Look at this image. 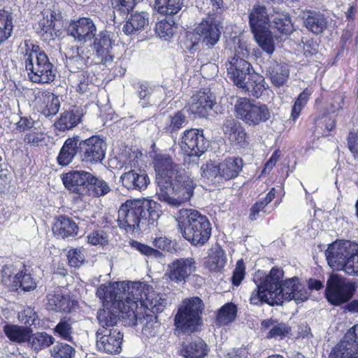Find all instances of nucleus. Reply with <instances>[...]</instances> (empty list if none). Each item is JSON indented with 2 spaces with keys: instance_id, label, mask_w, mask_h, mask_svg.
Instances as JSON below:
<instances>
[{
  "instance_id": "obj_1",
  "label": "nucleus",
  "mask_w": 358,
  "mask_h": 358,
  "mask_svg": "<svg viewBox=\"0 0 358 358\" xmlns=\"http://www.w3.org/2000/svg\"><path fill=\"white\" fill-rule=\"evenodd\" d=\"M24 56L25 69L29 79L36 83H50L55 80L53 65L38 45L25 40L19 48Z\"/></svg>"
},
{
  "instance_id": "obj_2",
  "label": "nucleus",
  "mask_w": 358,
  "mask_h": 358,
  "mask_svg": "<svg viewBox=\"0 0 358 358\" xmlns=\"http://www.w3.org/2000/svg\"><path fill=\"white\" fill-rule=\"evenodd\" d=\"M158 208V203L151 199L127 200L118 210L117 221L120 227L134 231L141 222L156 220L159 217Z\"/></svg>"
},
{
  "instance_id": "obj_3",
  "label": "nucleus",
  "mask_w": 358,
  "mask_h": 358,
  "mask_svg": "<svg viewBox=\"0 0 358 358\" xmlns=\"http://www.w3.org/2000/svg\"><path fill=\"white\" fill-rule=\"evenodd\" d=\"M150 285L140 282H120L117 287V292L120 294L118 297L120 301L117 303V308L122 313L123 317H127L129 324L138 325L145 320L141 317L138 311V304L145 297Z\"/></svg>"
},
{
  "instance_id": "obj_4",
  "label": "nucleus",
  "mask_w": 358,
  "mask_h": 358,
  "mask_svg": "<svg viewBox=\"0 0 358 358\" xmlns=\"http://www.w3.org/2000/svg\"><path fill=\"white\" fill-rule=\"evenodd\" d=\"M183 237L194 245H203L210 237L208 218L192 209H181L176 217Z\"/></svg>"
},
{
  "instance_id": "obj_5",
  "label": "nucleus",
  "mask_w": 358,
  "mask_h": 358,
  "mask_svg": "<svg viewBox=\"0 0 358 358\" xmlns=\"http://www.w3.org/2000/svg\"><path fill=\"white\" fill-rule=\"evenodd\" d=\"M196 183L185 169L178 173L164 187L157 189L159 199L172 207H178L190 200Z\"/></svg>"
},
{
  "instance_id": "obj_6",
  "label": "nucleus",
  "mask_w": 358,
  "mask_h": 358,
  "mask_svg": "<svg viewBox=\"0 0 358 358\" xmlns=\"http://www.w3.org/2000/svg\"><path fill=\"white\" fill-rule=\"evenodd\" d=\"M283 275L282 269L276 267L272 268L268 274L257 271L253 277L256 288L251 293L250 303L254 305L263 303L270 306L279 305L280 299L276 297V283Z\"/></svg>"
},
{
  "instance_id": "obj_7",
  "label": "nucleus",
  "mask_w": 358,
  "mask_h": 358,
  "mask_svg": "<svg viewBox=\"0 0 358 358\" xmlns=\"http://www.w3.org/2000/svg\"><path fill=\"white\" fill-rule=\"evenodd\" d=\"M204 308L202 300L197 297L184 299L175 316L177 329L185 332H194L202 324L201 314Z\"/></svg>"
},
{
  "instance_id": "obj_8",
  "label": "nucleus",
  "mask_w": 358,
  "mask_h": 358,
  "mask_svg": "<svg viewBox=\"0 0 358 358\" xmlns=\"http://www.w3.org/2000/svg\"><path fill=\"white\" fill-rule=\"evenodd\" d=\"M357 244L348 241H336L329 245L325 255L330 267L347 273V268L357 259Z\"/></svg>"
},
{
  "instance_id": "obj_9",
  "label": "nucleus",
  "mask_w": 358,
  "mask_h": 358,
  "mask_svg": "<svg viewBox=\"0 0 358 358\" xmlns=\"http://www.w3.org/2000/svg\"><path fill=\"white\" fill-rule=\"evenodd\" d=\"M356 284L338 274H331L327 281L325 296L329 303L340 306L349 301L356 292Z\"/></svg>"
},
{
  "instance_id": "obj_10",
  "label": "nucleus",
  "mask_w": 358,
  "mask_h": 358,
  "mask_svg": "<svg viewBox=\"0 0 358 358\" xmlns=\"http://www.w3.org/2000/svg\"><path fill=\"white\" fill-rule=\"evenodd\" d=\"M234 108L236 116L249 126L266 122L271 115L265 104L255 103L247 98H238Z\"/></svg>"
},
{
  "instance_id": "obj_11",
  "label": "nucleus",
  "mask_w": 358,
  "mask_h": 358,
  "mask_svg": "<svg viewBox=\"0 0 358 358\" xmlns=\"http://www.w3.org/2000/svg\"><path fill=\"white\" fill-rule=\"evenodd\" d=\"M282 278H280L276 283V297L280 299L279 305H282L284 301L294 300L299 303L308 299L310 294L298 278H288L282 282Z\"/></svg>"
},
{
  "instance_id": "obj_12",
  "label": "nucleus",
  "mask_w": 358,
  "mask_h": 358,
  "mask_svg": "<svg viewBox=\"0 0 358 358\" xmlns=\"http://www.w3.org/2000/svg\"><path fill=\"white\" fill-rule=\"evenodd\" d=\"M80 160L87 164L101 163L106 157L107 144L99 136H94L85 141L79 140Z\"/></svg>"
},
{
  "instance_id": "obj_13",
  "label": "nucleus",
  "mask_w": 358,
  "mask_h": 358,
  "mask_svg": "<svg viewBox=\"0 0 358 358\" xmlns=\"http://www.w3.org/2000/svg\"><path fill=\"white\" fill-rule=\"evenodd\" d=\"M123 334L116 328H99L96 333V345L99 352L109 355L122 350Z\"/></svg>"
},
{
  "instance_id": "obj_14",
  "label": "nucleus",
  "mask_w": 358,
  "mask_h": 358,
  "mask_svg": "<svg viewBox=\"0 0 358 358\" xmlns=\"http://www.w3.org/2000/svg\"><path fill=\"white\" fill-rule=\"evenodd\" d=\"M180 146L187 155L199 157L207 150L208 143L202 129H190L183 132Z\"/></svg>"
},
{
  "instance_id": "obj_15",
  "label": "nucleus",
  "mask_w": 358,
  "mask_h": 358,
  "mask_svg": "<svg viewBox=\"0 0 358 358\" xmlns=\"http://www.w3.org/2000/svg\"><path fill=\"white\" fill-rule=\"evenodd\" d=\"M329 358H358V324L332 349Z\"/></svg>"
},
{
  "instance_id": "obj_16",
  "label": "nucleus",
  "mask_w": 358,
  "mask_h": 358,
  "mask_svg": "<svg viewBox=\"0 0 358 358\" xmlns=\"http://www.w3.org/2000/svg\"><path fill=\"white\" fill-rule=\"evenodd\" d=\"M67 34L80 44L91 42L96 34V27L91 18L80 17L71 21L67 27Z\"/></svg>"
},
{
  "instance_id": "obj_17",
  "label": "nucleus",
  "mask_w": 358,
  "mask_h": 358,
  "mask_svg": "<svg viewBox=\"0 0 358 358\" xmlns=\"http://www.w3.org/2000/svg\"><path fill=\"white\" fill-rule=\"evenodd\" d=\"M154 166L157 173V189L164 187L168 181H170L178 173L179 171L184 169L180 165L175 164L173 159L167 155H157L154 160Z\"/></svg>"
},
{
  "instance_id": "obj_18",
  "label": "nucleus",
  "mask_w": 358,
  "mask_h": 358,
  "mask_svg": "<svg viewBox=\"0 0 358 358\" xmlns=\"http://www.w3.org/2000/svg\"><path fill=\"white\" fill-rule=\"evenodd\" d=\"M229 78L238 87H245V81L251 76V64L241 56L234 55L226 63Z\"/></svg>"
},
{
  "instance_id": "obj_19",
  "label": "nucleus",
  "mask_w": 358,
  "mask_h": 358,
  "mask_svg": "<svg viewBox=\"0 0 358 358\" xmlns=\"http://www.w3.org/2000/svg\"><path fill=\"white\" fill-rule=\"evenodd\" d=\"M195 29L200 43L208 49L212 48L220 40L221 36L220 25L210 16L203 19Z\"/></svg>"
},
{
  "instance_id": "obj_20",
  "label": "nucleus",
  "mask_w": 358,
  "mask_h": 358,
  "mask_svg": "<svg viewBox=\"0 0 358 358\" xmlns=\"http://www.w3.org/2000/svg\"><path fill=\"white\" fill-rule=\"evenodd\" d=\"M14 274L12 266H5L2 271V282L12 289H17L21 287L24 291L33 290L36 287V283L30 274L22 272Z\"/></svg>"
},
{
  "instance_id": "obj_21",
  "label": "nucleus",
  "mask_w": 358,
  "mask_h": 358,
  "mask_svg": "<svg viewBox=\"0 0 358 358\" xmlns=\"http://www.w3.org/2000/svg\"><path fill=\"white\" fill-rule=\"evenodd\" d=\"M222 131L232 145L245 148L249 144V137L245 128L234 118L229 117L224 122Z\"/></svg>"
},
{
  "instance_id": "obj_22",
  "label": "nucleus",
  "mask_w": 358,
  "mask_h": 358,
  "mask_svg": "<svg viewBox=\"0 0 358 358\" xmlns=\"http://www.w3.org/2000/svg\"><path fill=\"white\" fill-rule=\"evenodd\" d=\"M90 173L85 171H73L66 173L62 178L65 187L73 193L83 196L87 194V184Z\"/></svg>"
},
{
  "instance_id": "obj_23",
  "label": "nucleus",
  "mask_w": 358,
  "mask_h": 358,
  "mask_svg": "<svg viewBox=\"0 0 358 358\" xmlns=\"http://www.w3.org/2000/svg\"><path fill=\"white\" fill-rule=\"evenodd\" d=\"M196 269L192 258H180L168 266L167 275L171 280L176 282L185 281Z\"/></svg>"
},
{
  "instance_id": "obj_24",
  "label": "nucleus",
  "mask_w": 358,
  "mask_h": 358,
  "mask_svg": "<svg viewBox=\"0 0 358 358\" xmlns=\"http://www.w3.org/2000/svg\"><path fill=\"white\" fill-rule=\"evenodd\" d=\"M214 96L210 91H199L192 96L189 110L192 114L205 117L213 108Z\"/></svg>"
},
{
  "instance_id": "obj_25",
  "label": "nucleus",
  "mask_w": 358,
  "mask_h": 358,
  "mask_svg": "<svg viewBox=\"0 0 358 358\" xmlns=\"http://www.w3.org/2000/svg\"><path fill=\"white\" fill-rule=\"evenodd\" d=\"M113 36V34L106 30L102 31L95 38L94 43L97 56L101 58V62L106 65L113 60V55L110 53L115 43Z\"/></svg>"
},
{
  "instance_id": "obj_26",
  "label": "nucleus",
  "mask_w": 358,
  "mask_h": 358,
  "mask_svg": "<svg viewBox=\"0 0 358 358\" xmlns=\"http://www.w3.org/2000/svg\"><path fill=\"white\" fill-rule=\"evenodd\" d=\"M46 308L54 312H71L76 306L77 302L70 299L69 296L64 295L59 290L50 292L47 295Z\"/></svg>"
},
{
  "instance_id": "obj_27",
  "label": "nucleus",
  "mask_w": 358,
  "mask_h": 358,
  "mask_svg": "<svg viewBox=\"0 0 358 358\" xmlns=\"http://www.w3.org/2000/svg\"><path fill=\"white\" fill-rule=\"evenodd\" d=\"M249 24L252 31L267 28L270 22L269 13L266 6L256 3L248 10Z\"/></svg>"
},
{
  "instance_id": "obj_28",
  "label": "nucleus",
  "mask_w": 358,
  "mask_h": 358,
  "mask_svg": "<svg viewBox=\"0 0 358 358\" xmlns=\"http://www.w3.org/2000/svg\"><path fill=\"white\" fill-rule=\"evenodd\" d=\"M220 165V178L229 180L236 178L241 171L243 162L241 157H232L226 158Z\"/></svg>"
},
{
  "instance_id": "obj_29",
  "label": "nucleus",
  "mask_w": 358,
  "mask_h": 358,
  "mask_svg": "<svg viewBox=\"0 0 358 358\" xmlns=\"http://www.w3.org/2000/svg\"><path fill=\"white\" fill-rule=\"evenodd\" d=\"M120 181L122 185L128 189L140 190L148 187L150 180L145 173L130 170L121 176Z\"/></svg>"
},
{
  "instance_id": "obj_30",
  "label": "nucleus",
  "mask_w": 358,
  "mask_h": 358,
  "mask_svg": "<svg viewBox=\"0 0 358 358\" xmlns=\"http://www.w3.org/2000/svg\"><path fill=\"white\" fill-rule=\"evenodd\" d=\"M167 304L166 299L162 295L156 292L152 287H149L145 297L141 301V308L150 310L153 313H161L164 310Z\"/></svg>"
},
{
  "instance_id": "obj_31",
  "label": "nucleus",
  "mask_w": 358,
  "mask_h": 358,
  "mask_svg": "<svg viewBox=\"0 0 358 358\" xmlns=\"http://www.w3.org/2000/svg\"><path fill=\"white\" fill-rule=\"evenodd\" d=\"M119 282L108 283V285H100L96 290V296L102 300L103 306L111 303V307L117 308V303L120 301L118 296H120L117 292Z\"/></svg>"
},
{
  "instance_id": "obj_32",
  "label": "nucleus",
  "mask_w": 358,
  "mask_h": 358,
  "mask_svg": "<svg viewBox=\"0 0 358 358\" xmlns=\"http://www.w3.org/2000/svg\"><path fill=\"white\" fill-rule=\"evenodd\" d=\"M79 145L78 136L66 139L57 157L59 164L61 166L69 164L75 157L79 149Z\"/></svg>"
},
{
  "instance_id": "obj_33",
  "label": "nucleus",
  "mask_w": 358,
  "mask_h": 358,
  "mask_svg": "<svg viewBox=\"0 0 358 358\" xmlns=\"http://www.w3.org/2000/svg\"><path fill=\"white\" fill-rule=\"evenodd\" d=\"M31 328L7 323L3 327V331L10 341L18 344L27 342Z\"/></svg>"
},
{
  "instance_id": "obj_34",
  "label": "nucleus",
  "mask_w": 358,
  "mask_h": 358,
  "mask_svg": "<svg viewBox=\"0 0 358 358\" xmlns=\"http://www.w3.org/2000/svg\"><path fill=\"white\" fill-rule=\"evenodd\" d=\"M303 17L305 27L314 34H321L327 27V20L320 13L306 10L303 12Z\"/></svg>"
},
{
  "instance_id": "obj_35",
  "label": "nucleus",
  "mask_w": 358,
  "mask_h": 358,
  "mask_svg": "<svg viewBox=\"0 0 358 358\" xmlns=\"http://www.w3.org/2000/svg\"><path fill=\"white\" fill-rule=\"evenodd\" d=\"M55 341V338L45 331L33 333L30 330V334L27 340L28 345L36 352L45 349L52 345Z\"/></svg>"
},
{
  "instance_id": "obj_36",
  "label": "nucleus",
  "mask_w": 358,
  "mask_h": 358,
  "mask_svg": "<svg viewBox=\"0 0 358 358\" xmlns=\"http://www.w3.org/2000/svg\"><path fill=\"white\" fill-rule=\"evenodd\" d=\"M148 15L144 12L134 13L131 15L123 27V31L127 35L135 34L148 26Z\"/></svg>"
},
{
  "instance_id": "obj_37",
  "label": "nucleus",
  "mask_w": 358,
  "mask_h": 358,
  "mask_svg": "<svg viewBox=\"0 0 358 358\" xmlns=\"http://www.w3.org/2000/svg\"><path fill=\"white\" fill-rule=\"evenodd\" d=\"M78 225L69 217H62L53 226V233L59 238L74 237L78 232Z\"/></svg>"
},
{
  "instance_id": "obj_38",
  "label": "nucleus",
  "mask_w": 358,
  "mask_h": 358,
  "mask_svg": "<svg viewBox=\"0 0 358 358\" xmlns=\"http://www.w3.org/2000/svg\"><path fill=\"white\" fill-rule=\"evenodd\" d=\"M120 317L123 318L122 313L117 308H114L111 306L99 310L97 313V319L101 326L100 328H114Z\"/></svg>"
},
{
  "instance_id": "obj_39",
  "label": "nucleus",
  "mask_w": 358,
  "mask_h": 358,
  "mask_svg": "<svg viewBox=\"0 0 358 358\" xmlns=\"http://www.w3.org/2000/svg\"><path fill=\"white\" fill-rule=\"evenodd\" d=\"M43 17L39 20L37 32L44 41L54 39V20L55 15L48 10L42 13Z\"/></svg>"
},
{
  "instance_id": "obj_40",
  "label": "nucleus",
  "mask_w": 358,
  "mask_h": 358,
  "mask_svg": "<svg viewBox=\"0 0 358 358\" xmlns=\"http://www.w3.org/2000/svg\"><path fill=\"white\" fill-rule=\"evenodd\" d=\"M245 85V87L239 88L256 98H259L266 89L264 77L256 73L248 77Z\"/></svg>"
},
{
  "instance_id": "obj_41",
  "label": "nucleus",
  "mask_w": 358,
  "mask_h": 358,
  "mask_svg": "<svg viewBox=\"0 0 358 358\" xmlns=\"http://www.w3.org/2000/svg\"><path fill=\"white\" fill-rule=\"evenodd\" d=\"M87 189V194L94 197H101L106 195L111 190L108 183L101 178H98L90 173Z\"/></svg>"
},
{
  "instance_id": "obj_42",
  "label": "nucleus",
  "mask_w": 358,
  "mask_h": 358,
  "mask_svg": "<svg viewBox=\"0 0 358 358\" xmlns=\"http://www.w3.org/2000/svg\"><path fill=\"white\" fill-rule=\"evenodd\" d=\"M252 32L255 41L262 49L268 55H271L275 50V46L271 32L268 31V28Z\"/></svg>"
},
{
  "instance_id": "obj_43",
  "label": "nucleus",
  "mask_w": 358,
  "mask_h": 358,
  "mask_svg": "<svg viewBox=\"0 0 358 358\" xmlns=\"http://www.w3.org/2000/svg\"><path fill=\"white\" fill-rule=\"evenodd\" d=\"M226 259L223 250L220 247H215L210 250L207 266L210 271L218 272L225 266Z\"/></svg>"
},
{
  "instance_id": "obj_44",
  "label": "nucleus",
  "mask_w": 358,
  "mask_h": 358,
  "mask_svg": "<svg viewBox=\"0 0 358 358\" xmlns=\"http://www.w3.org/2000/svg\"><path fill=\"white\" fill-rule=\"evenodd\" d=\"M183 0H155V8L158 13L173 15L178 13L182 8Z\"/></svg>"
},
{
  "instance_id": "obj_45",
  "label": "nucleus",
  "mask_w": 358,
  "mask_h": 358,
  "mask_svg": "<svg viewBox=\"0 0 358 358\" xmlns=\"http://www.w3.org/2000/svg\"><path fill=\"white\" fill-rule=\"evenodd\" d=\"M207 352L206 344L200 339L187 345L182 350V355L186 358H203Z\"/></svg>"
},
{
  "instance_id": "obj_46",
  "label": "nucleus",
  "mask_w": 358,
  "mask_h": 358,
  "mask_svg": "<svg viewBox=\"0 0 358 358\" xmlns=\"http://www.w3.org/2000/svg\"><path fill=\"white\" fill-rule=\"evenodd\" d=\"M66 55V66L71 71L76 72L85 68L86 59L80 56L78 46L72 47Z\"/></svg>"
},
{
  "instance_id": "obj_47",
  "label": "nucleus",
  "mask_w": 358,
  "mask_h": 358,
  "mask_svg": "<svg viewBox=\"0 0 358 358\" xmlns=\"http://www.w3.org/2000/svg\"><path fill=\"white\" fill-rule=\"evenodd\" d=\"M236 313V306L233 303H227L219 310L217 315V322L220 325L227 324L235 320Z\"/></svg>"
},
{
  "instance_id": "obj_48",
  "label": "nucleus",
  "mask_w": 358,
  "mask_h": 358,
  "mask_svg": "<svg viewBox=\"0 0 358 358\" xmlns=\"http://www.w3.org/2000/svg\"><path fill=\"white\" fill-rule=\"evenodd\" d=\"M79 121V117L73 112L66 111L61 114L59 119L55 122V127L59 131H64L76 126Z\"/></svg>"
},
{
  "instance_id": "obj_49",
  "label": "nucleus",
  "mask_w": 358,
  "mask_h": 358,
  "mask_svg": "<svg viewBox=\"0 0 358 358\" xmlns=\"http://www.w3.org/2000/svg\"><path fill=\"white\" fill-rule=\"evenodd\" d=\"M13 24L10 15L5 10H0V43L10 36Z\"/></svg>"
},
{
  "instance_id": "obj_50",
  "label": "nucleus",
  "mask_w": 358,
  "mask_h": 358,
  "mask_svg": "<svg viewBox=\"0 0 358 358\" xmlns=\"http://www.w3.org/2000/svg\"><path fill=\"white\" fill-rule=\"evenodd\" d=\"M272 83L280 87L287 81L289 76V69L284 65L276 64L275 68L270 73Z\"/></svg>"
},
{
  "instance_id": "obj_51",
  "label": "nucleus",
  "mask_w": 358,
  "mask_h": 358,
  "mask_svg": "<svg viewBox=\"0 0 358 358\" xmlns=\"http://www.w3.org/2000/svg\"><path fill=\"white\" fill-rule=\"evenodd\" d=\"M273 23L275 27L282 34H289L293 30V26L287 13H276L273 16Z\"/></svg>"
},
{
  "instance_id": "obj_52",
  "label": "nucleus",
  "mask_w": 358,
  "mask_h": 358,
  "mask_svg": "<svg viewBox=\"0 0 358 358\" xmlns=\"http://www.w3.org/2000/svg\"><path fill=\"white\" fill-rule=\"evenodd\" d=\"M54 332L62 338L71 341L73 334L72 322L71 320L62 319L54 328Z\"/></svg>"
},
{
  "instance_id": "obj_53",
  "label": "nucleus",
  "mask_w": 358,
  "mask_h": 358,
  "mask_svg": "<svg viewBox=\"0 0 358 358\" xmlns=\"http://www.w3.org/2000/svg\"><path fill=\"white\" fill-rule=\"evenodd\" d=\"M57 96L53 93L47 91H38L35 94L34 103L38 110L43 114V110L46 109L47 106L50 101L56 99Z\"/></svg>"
},
{
  "instance_id": "obj_54",
  "label": "nucleus",
  "mask_w": 358,
  "mask_h": 358,
  "mask_svg": "<svg viewBox=\"0 0 358 358\" xmlns=\"http://www.w3.org/2000/svg\"><path fill=\"white\" fill-rule=\"evenodd\" d=\"M51 354L54 358H73L75 349L68 344L58 343L52 348Z\"/></svg>"
},
{
  "instance_id": "obj_55",
  "label": "nucleus",
  "mask_w": 358,
  "mask_h": 358,
  "mask_svg": "<svg viewBox=\"0 0 358 358\" xmlns=\"http://www.w3.org/2000/svg\"><path fill=\"white\" fill-rule=\"evenodd\" d=\"M310 94V90L306 88L299 95L297 99L294 103L292 110L291 116L293 120H296V119L299 117L303 107H304L307 103Z\"/></svg>"
},
{
  "instance_id": "obj_56",
  "label": "nucleus",
  "mask_w": 358,
  "mask_h": 358,
  "mask_svg": "<svg viewBox=\"0 0 358 358\" xmlns=\"http://www.w3.org/2000/svg\"><path fill=\"white\" fill-rule=\"evenodd\" d=\"M24 142L30 146H42L46 144V135L41 131H30L24 138Z\"/></svg>"
},
{
  "instance_id": "obj_57",
  "label": "nucleus",
  "mask_w": 358,
  "mask_h": 358,
  "mask_svg": "<svg viewBox=\"0 0 358 358\" xmlns=\"http://www.w3.org/2000/svg\"><path fill=\"white\" fill-rule=\"evenodd\" d=\"M110 6L113 13L118 12L120 15H125L131 10L136 3V0H110Z\"/></svg>"
},
{
  "instance_id": "obj_58",
  "label": "nucleus",
  "mask_w": 358,
  "mask_h": 358,
  "mask_svg": "<svg viewBox=\"0 0 358 358\" xmlns=\"http://www.w3.org/2000/svg\"><path fill=\"white\" fill-rule=\"evenodd\" d=\"M186 123V116L182 111H178L169 117L166 129L170 132H173L182 128Z\"/></svg>"
},
{
  "instance_id": "obj_59",
  "label": "nucleus",
  "mask_w": 358,
  "mask_h": 358,
  "mask_svg": "<svg viewBox=\"0 0 358 358\" xmlns=\"http://www.w3.org/2000/svg\"><path fill=\"white\" fill-rule=\"evenodd\" d=\"M201 176L211 181L220 177V165L212 162L204 164L201 167Z\"/></svg>"
},
{
  "instance_id": "obj_60",
  "label": "nucleus",
  "mask_w": 358,
  "mask_h": 358,
  "mask_svg": "<svg viewBox=\"0 0 358 358\" xmlns=\"http://www.w3.org/2000/svg\"><path fill=\"white\" fill-rule=\"evenodd\" d=\"M291 328L285 323H278L277 322L273 325V328L270 329L266 335L267 338H277L287 336Z\"/></svg>"
},
{
  "instance_id": "obj_61",
  "label": "nucleus",
  "mask_w": 358,
  "mask_h": 358,
  "mask_svg": "<svg viewBox=\"0 0 358 358\" xmlns=\"http://www.w3.org/2000/svg\"><path fill=\"white\" fill-rule=\"evenodd\" d=\"M38 318L36 313L31 307H27L18 313V319L24 324L25 327L36 325V321Z\"/></svg>"
},
{
  "instance_id": "obj_62",
  "label": "nucleus",
  "mask_w": 358,
  "mask_h": 358,
  "mask_svg": "<svg viewBox=\"0 0 358 358\" xmlns=\"http://www.w3.org/2000/svg\"><path fill=\"white\" fill-rule=\"evenodd\" d=\"M69 264L71 267L79 268L85 261L84 255L80 248H72L68 252Z\"/></svg>"
},
{
  "instance_id": "obj_63",
  "label": "nucleus",
  "mask_w": 358,
  "mask_h": 358,
  "mask_svg": "<svg viewBox=\"0 0 358 358\" xmlns=\"http://www.w3.org/2000/svg\"><path fill=\"white\" fill-rule=\"evenodd\" d=\"M200 43V39L197 35L196 30L194 32H187L182 41L183 46L189 51L196 50V46Z\"/></svg>"
},
{
  "instance_id": "obj_64",
  "label": "nucleus",
  "mask_w": 358,
  "mask_h": 358,
  "mask_svg": "<svg viewBox=\"0 0 358 358\" xmlns=\"http://www.w3.org/2000/svg\"><path fill=\"white\" fill-rule=\"evenodd\" d=\"M108 241V237L103 231H94L87 236V242L91 245H103Z\"/></svg>"
}]
</instances>
